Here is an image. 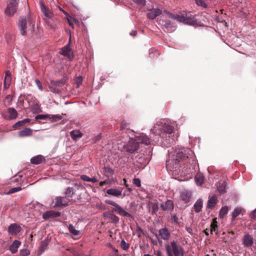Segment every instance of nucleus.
Segmentation results:
<instances>
[{
  "label": "nucleus",
  "mask_w": 256,
  "mask_h": 256,
  "mask_svg": "<svg viewBox=\"0 0 256 256\" xmlns=\"http://www.w3.org/2000/svg\"><path fill=\"white\" fill-rule=\"evenodd\" d=\"M175 158L166 161V166L168 170L172 172L175 175L181 177L190 174L191 170L188 165L185 166L188 162L189 157L192 158V152L189 149L182 148L176 150Z\"/></svg>",
  "instance_id": "nucleus-1"
},
{
  "label": "nucleus",
  "mask_w": 256,
  "mask_h": 256,
  "mask_svg": "<svg viewBox=\"0 0 256 256\" xmlns=\"http://www.w3.org/2000/svg\"><path fill=\"white\" fill-rule=\"evenodd\" d=\"M35 22L30 16L20 17L19 19L18 26L22 36H25L28 30H33Z\"/></svg>",
  "instance_id": "nucleus-2"
},
{
  "label": "nucleus",
  "mask_w": 256,
  "mask_h": 256,
  "mask_svg": "<svg viewBox=\"0 0 256 256\" xmlns=\"http://www.w3.org/2000/svg\"><path fill=\"white\" fill-rule=\"evenodd\" d=\"M176 20L182 22L185 24L194 26L196 24V20L195 16L191 12H182L180 15H177L176 16Z\"/></svg>",
  "instance_id": "nucleus-3"
},
{
  "label": "nucleus",
  "mask_w": 256,
  "mask_h": 256,
  "mask_svg": "<svg viewBox=\"0 0 256 256\" xmlns=\"http://www.w3.org/2000/svg\"><path fill=\"white\" fill-rule=\"evenodd\" d=\"M162 129L164 132L171 134L172 133L174 130V128L170 124H162V122H158L156 124H154V128L152 129V133L156 134H160V131L158 132L157 129Z\"/></svg>",
  "instance_id": "nucleus-4"
},
{
  "label": "nucleus",
  "mask_w": 256,
  "mask_h": 256,
  "mask_svg": "<svg viewBox=\"0 0 256 256\" xmlns=\"http://www.w3.org/2000/svg\"><path fill=\"white\" fill-rule=\"evenodd\" d=\"M105 202L108 204L114 206V210L118 212L119 214L127 217L131 216V214H130L126 212L122 207L117 204L116 202L110 200H106Z\"/></svg>",
  "instance_id": "nucleus-5"
},
{
  "label": "nucleus",
  "mask_w": 256,
  "mask_h": 256,
  "mask_svg": "<svg viewBox=\"0 0 256 256\" xmlns=\"http://www.w3.org/2000/svg\"><path fill=\"white\" fill-rule=\"evenodd\" d=\"M140 146L137 143L136 140H130L128 144L124 147L126 150L132 154L136 151L139 148Z\"/></svg>",
  "instance_id": "nucleus-6"
},
{
  "label": "nucleus",
  "mask_w": 256,
  "mask_h": 256,
  "mask_svg": "<svg viewBox=\"0 0 256 256\" xmlns=\"http://www.w3.org/2000/svg\"><path fill=\"white\" fill-rule=\"evenodd\" d=\"M18 2H10L5 10V14L6 16H12L16 12Z\"/></svg>",
  "instance_id": "nucleus-7"
},
{
  "label": "nucleus",
  "mask_w": 256,
  "mask_h": 256,
  "mask_svg": "<svg viewBox=\"0 0 256 256\" xmlns=\"http://www.w3.org/2000/svg\"><path fill=\"white\" fill-rule=\"evenodd\" d=\"M71 40V34L70 33L69 42L68 44L63 47L60 50V54L66 56L70 60L73 59L74 56L72 53L71 49L70 48V44Z\"/></svg>",
  "instance_id": "nucleus-8"
},
{
  "label": "nucleus",
  "mask_w": 256,
  "mask_h": 256,
  "mask_svg": "<svg viewBox=\"0 0 256 256\" xmlns=\"http://www.w3.org/2000/svg\"><path fill=\"white\" fill-rule=\"evenodd\" d=\"M155 236L157 239L159 240L160 238L167 240H168L170 236V234L167 228H162L158 230V234L155 233Z\"/></svg>",
  "instance_id": "nucleus-9"
},
{
  "label": "nucleus",
  "mask_w": 256,
  "mask_h": 256,
  "mask_svg": "<svg viewBox=\"0 0 256 256\" xmlns=\"http://www.w3.org/2000/svg\"><path fill=\"white\" fill-rule=\"evenodd\" d=\"M170 244L174 256H184V250L181 246L177 244L175 241L172 242Z\"/></svg>",
  "instance_id": "nucleus-10"
},
{
  "label": "nucleus",
  "mask_w": 256,
  "mask_h": 256,
  "mask_svg": "<svg viewBox=\"0 0 256 256\" xmlns=\"http://www.w3.org/2000/svg\"><path fill=\"white\" fill-rule=\"evenodd\" d=\"M159 24L165 28L167 32H170L175 30V27L173 24L169 20L160 19L159 21Z\"/></svg>",
  "instance_id": "nucleus-11"
},
{
  "label": "nucleus",
  "mask_w": 256,
  "mask_h": 256,
  "mask_svg": "<svg viewBox=\"0 0 256 256\" xmlns=\"http://www.w3.org/2000/svg\"><path fill=\"white\" fill-rule=\"evenodd\" d=\"M6 113L7 114H3V116L8 120H14L18 117V112L13 108H10L6 110Z\"/></svg>",
  "instance_id": "nucleus-12"
},
{
  "label": "nucleus",
  "mask_w": 256,
  "mask_h": 256,
  "mask_svg": "<svg viewBox=\"0 0 256 256\" xmlns=\"http://www.w3.org/2000/svg\"><path fill=\"white\" fill-rule=\"evenodd\" d=\"M65 194L69 202H75L78 200V198H72V196L74 195V190L73 188L68 187L66 190Z\"/></svg>",
  "instance_id": "nucleus-13"
},
{
  "label": "nucleus",
  "mask_w": 256,
  "mask_h": 256,
  "mask_svg": "<svg viewBox=\"0 0 256 256\" xmlns=\"http://www.w3.org/2000/svg\"><path fill=\"white\" fill-rule=\"evenodd\" d=\"M162 11L158 8H152L147 14V16L150 20H154L156 16L160 15Z\"/></svg>",
  "instance_id": "nucleus-14"
},
{
  "label": "nucleus",
  "mask_w": 256,
  "mask_h": 256,
  "mask_svg": "<svg viewBox=\"0 0 256 256\" xmlns=\"http://www.w3.org/2000/svg\"><path fill=\"white\" fill-rule=\"evenodd\" d=\"M61 214L59 212H54V210L48 211L44 213L42 215V218L46 220L49 218H55L60 216Z\"/></svg>",
  "instance_id": "nucleus-15"
},
{
  "label": "nucleus",
  "mask_w": 256,
  "mask_h": 256,
  "mask_svg": "<svg viewBox=\"0 0 256 256\" xmlns=\"http://www.w3.org/2000/svg\"><path fill=\"white\" fill-rule=\"evenodd\" d=\"M160 207L163 210H171L174 209V203L170 200H168L166 202H162Z\"/></svg>",
  "instance_id": "nucleus-16"
},
{
  "label": "nucleus",
  "mask_w": 256,
  "mask_h": 256,
  "mask_svg": "<svg viewBox=\"0 0 256 256\" xmlns=\"http://www.w3.org/2000/svg\"><path fill=\"white\" fill-rule=\"evenodd\" d=\"M217 200V196L216 195L209 196L206 208H208L212 209L216 206L218 202Z\"/></svg>",
  "instance_id": "nucleus-17"
},
{
  "label": "nucleus",
  "mask_w": 256,
  "mask_h": 256,
  "mask_svg": "<svg viewBox=\"0 0 256 256\" xmlns=\"http://www.w3.org/2000/svg\"><path fill=\"white\" fill-rule=\"evenodd\" d=\"M135 140H136L137 143L138 144V146L140 144L148 145L150 142V138L147 136L144 135H142L137 137Z\"/></svg>",
  "instance_id": "nucleus-18"
},
{
  "label": "nucleus",
  "mask_w": 256,
  "mask_h": 256,
  "mask_svg": "<svg viewBox=\"0 0 256 256\" xmlns=\"http://www.w3.org/2000/svg\"><path fill=\"white\" fill-rule=\"evenodd\" d=\"M32 134V130L28 128H26L18 132V135L20 137L30 136Z\"/></svg>",
  "instance_id": "nucleus-19"
},
{
  "label": "nucleus",
  "mask_w": 256,
  "mask_h": 256,
  "mask_svg": "<svg viewBox=\"0 0 256 256\" xmlns=\"http://www.w3.org/2000/svg\"><path fill=\"white\" fill-rule=\"evenodd\" d=\"M122 193V189L110 188L106 190V194L119 198Z\"/></svg>",
  "instance_id": "nucleus-20"
},
{
  "label": "nucleus",
  "mask_w": 256,
  "mask_h": 256,
  "mask_svg": "<svg viewBox=\"0 0 256 256\" xmlns=\"http://www.w3.org/2000/svg\"><path fill=\"white\" fill-rule=\"evenodd\" d=\"M41 10L44 15L48 18H51L53 16V14L44 6V3L40 2Z\"/></svg>",
  "instance_id": "nucleus-21"
},
{
  "label": "nucleus",
  "mask_w": 256,
  "mask_h": 256,
  "mask_svg": "<svg viewBox=\"0 0 256 256\" xmlns=\"http://www.w3.org/2000/svg\"><path fill=\"white\" fill-rule=\"evenodd\" d=\"M45 158L42 155H38L32 158L30 160L31 163L34 164H38L45 162Z\"/></svg>",
  "instance_id": "nucleus-22"
},
{
  "label": "nucleus",
  "mask_w": 256,
  "mask_h": 256,
  "mask_svg": "<svg viewBox=\"0 0 256 256\" xmlns=\"http://www.w3.org/2000/svg\"><path fill=\"white\" fill-rule=\"evenodd\" d=\"M243 244L245 246H251L253 244V239L252 236L248 234H246L244 238Z\"/></svg>",
  "instance_id": "nucleus-23"
},
{
  "label": "nucleus",
  "mask_w": 256,
  "mask_h": 256,
  "mask_svg": "<svg viewBox=\"0 0 256 256\" xmlns=\"http://www.w3.org/2000/svg\"><path fill=\"white\" fill-rule=\"evenodd\" d=\"M20 244L21 242L20 241L18 240H14L12 245L10 246V250L12 252V254L16 253Z\"/></svg>",
  "instance_id": "nucleus-24"
},
{
  "label": "nucleus",
  "mask_w": 256,
  "mask_h": 256,
  "mask_svg": "<svg viewBox=\"0 0 256 256\" xmlns=\"http://www.w3.org/2000/svg\"><path fill=\"white\" fill-rule=\"evenodd\" d=\"M21 228L16 224H11L9 227L8 230L10 234H17L20 231Z\"/></svg>",
  "instance_id": "nucleus-25"
},
{
  "label": "nucleus",
  "mask_w": 256,
  "mask_h": 256,
  "mask_svg": "<svg viewBox=\"0 0 256 256\" xmlns=\"http://www.w3.org/2000/svg\"><path fill=\"white\" fill-rule=\"evenodd\" d=\"M12 80L11 74L10 71L8 70L6 72V76L4 80V87L5 88H8L10 86Z\"/></svg>",
  "instance_id": "nucleus-26"
},
{
  "label": "nucleus",
  "mask_w": 256,
  "mask_h": 256,
  "mask_svg": "<svg viewBox=\"0 0 256 256\" xmlns=\"http://www.w3.org/2000/svg\"><path fill=\"white\" fill-rule=\"evenodd\" d=\"M191 197V193L188 191H184L180 194L181 199L184 201L185 203L189 202Z\"/></svg>",
  "instance_id": "nucleus-27"
},
{
  "label": "nucleus",
  "mask_w": 256,
  "mask_h": 256,
  "mask_svg": "<svg viewBox=\"0 0 256 256\" xmlns=\"http://www.w3.org/2000/svg\"><path fill=\"white\" fill-rule=\"evenodd\" d=\"M72 138L74 140H76L82 136V134L78 130H74L70 132Z\"/></svg>",
  "instance_id": "nucleus-28"
},
{
  "label": "nucleus",
  "mask_w": 256,
  "mask_h": 256,
  "mask_svg": "<svg viewBox=\"0 0 256 256\" xmlns=\"http://www.w3.org/2000/svg\"><path fill=\"white\" fill-rule=\"evenodd\" d=\"M203 202L201 200H198L194 204V208L196 212H199L202 210Z\"/></svg>",
  "instance_id": "nucleus-29"
},
{
  "label": "nucleus",
  "mask_w": 256,
  "mask_h": 256,
  "mask_svg": "<svg viewBox=\"0 0 256 256\" xmlns=\"http://www.w3.org/2000/svg\"><path fill=\"white\" fill-rule=\"evenodd\" d=\"M67 76H64L61 80L56 81H53L52 84L57 86H63L68 80Z\"/></svg>",
  "instance_id": "nucleus-30"
},
{
  "label": "nucleus",
  "mask_w": 256,
  "mask_h": 256,
  "mask_svg": "<svg viewBox=\"0 0 256 256\" xmlns=\"http://www.w3.org/2000/svg\"><path fill=\"white\" fill-rule=\"evenodd\" d=\"M210 234L214 232L216 234H218V222L216 218L212 219V221L210 224Z\"/></svg>",
  "instance_id": "nucleus-31"
},
{
  "label": "nucleus",
  "mask_w": 256,
  "mask_h": 256,
  "mask_svg": "<svg viewBox=\"0 0 256 256\" xmlns=\"http://www.w3.org/2000/svg\"><path fill=\"white\" fill-rule=\"evenodd\" d=\"M204 177L202 174H198L195 176V180L198 185L201 186L204 182Z\"/></svg>",
  "instance_id": "nucleus-32"
},
{
  "label": "nucleus",
  "mask_w": 256,
  "mask_h": 256,
  "mask_svg": "<svg viewBox=\"0 0 256 256\" xmlns=\"http://www.w3.org/2000/svg\"><path fill=\"white\" fill-rule=\"evenodd\" d=\"M242 209L240 208H236L232 214V220H235L236 218L242 212Z\"/></svg>",
  "instance_id": "nucleus-33"
},
{
  "label": "nucleus",
  "mask_w": 256,
  "mask_h": 256,
  "mask_svg": "<svg viewBox=\"0 0 256 256\" xmlns=\"http://www.w3.org/2000/svg\"><path fill=\"white\" fill-rule=\"evenodd\" d=\"M229 208L228 206H222L220 210V216L224 218L228 212Z\"/></svg>",
  "instance_id": "nucleus-34"
},
{
  "label": "nucleus",
  "mask_w": 256,
  "mask_h": 256,
  "mask_svg": "<svg viewBox=\"0 0 256 256\" xmlns=\"http://www.w3.org/2000/svg\"><path fill=\"white\" fill-rule=\"evenodd\" d=\"M68 229L70 232L74 236H76L80 234V231L76 230L72 224H70L68 225Z\"/></svg>",
  "instance_id": "nucleus-35"
},
{
  "label": "nucleus",
  "mask_w": 256,
  "mask_h": 256,
  "mask_svg": "<svg viewBox=\"0 0 256 256\" xmlns=\"http://www.w3.org/2000/svg\"><path fill=\"white\" fill-rule=\"evenodd\" d=\"M196 4L198 6H200L203 8H206L208 7L207 2L205 0H194Z\"/></svg>",
  "instance_id": "nucleus-36"
},
{
  "label": "nucleus",
  "mask_w": 256,
  "mask_h": 256,
  "mask_svg": "<svg viewBox=\"0 0 256 256\" xmlns=\"http://www.w3.org/2000/svg\"><path fill=\"white\" fill-rule=\"evenodd\" d=\"M130 125V123H128L124 120L122 121L120 124V130H129Z\"/></svg>",
  "instance_id": "nucleus-37"
},
{
  "label": "nucleus",
  "mask_w": 256,
  "mask_h": 256,
  "mask_svg": "<svg viewBox=\"0 0 256 256\" xmlns=\"http://www.w3.org/2000/svg\"><path fill=\"white\" fill-rule=\"evenodd\" d=\"M226 184L225 182H222L220 183V185L218 186V191L220 193L222 194L224 193L226 189Z\"/></svg>",
  "instance_id": "nucleus-38"
},
{
  "label": "nucleus",
  "mask_w": 256,
  "mask_h": 256,
  "mask_svg": "<svg viewBox=\"0 0 256 256\" xmlns=\"http://www.w3.org/2000/svg\"><path fill=\"white\" fill-rule=\"evenodd\" d=\"M48 118L52 120V122H57L62 119V116L58 114L50 115L49 114Z\"/></svg>",
  "instance_id": "nucleus-39"
},
{
  "label": "nucleus",
  "mask_w": 256,
  "mask_h": 256,
  "mask_svg": "<svg viewBox=\"0 0 256 256\" xmlns=\"http://www.w3.org/2000/svg\"><path fill=\"white\" fill-rule=\"evenodd\" d=\"M150 208L152 209V214H156V212L158 210V206L157 203H153L151 202L150 204Z\"/></svg>",
  "instance_id": "nucleus-40"
},
{
  "label": "nucleus",
  "mask_w": 256,
  "mask_h": 256,
  "mask_svg": "<svg viewBox=\"0 0 256 256\" xmlns=\"http://www.w3.org/2000/svg\"><path fill=\"white\" fill-rule=\"evenodd\" d=\"M55 204L54 207L56 208L62 206V197H57L55 198Z\"/></svg>",
  "instance_id": "nucleus-41"
},
{
  "label": "nucleus",
  "mask_w": 256,
  "mask_h": 256,
  "mask_svg": "<svg viewBox=\"0 0 256 256\" xmlns=\"http://www.w3.org/2000/svg\"><path fill=\"white\" fill-rule=\"evenodd\" d=\"M120 246L124 250H128L130 248V244L126 243L124 240H122L120 242Z\"/></svg>",
  "instance_id": "nucleus-42"
},
{
  "label": "nucleus",
  "mask_w": 256,
  "mask_h": 256,
  "mask_svg": "<svg viewBox=\"0 0 256 256\" xmlns=\"http://www.w3.org/2000/svg\"><path fill=\"white\" fill-rule=\"evenodd\" d=\"M49 114H38L36 116V120H46V118H48Z\"/></svg>",
  "instance_id": "nucleus-43"
},
{
  "label": "nucleus",
  "mask_w": 256,
  "mask_h": 256,
  "mask_svg": "<svg viewBox=\"0 0 256 256\" xmlns=\"http://www.w3.org/2000/svg\"><path fill=\"white\" fill-rule=\"evenodd\" d=\"M132 1L140 6H144L146 5V0H132Z\"/></svg>",
  "instance_id": "nucleus-44"
},
{
  "label": "nucleus",
  "mask_w": 256,
  "mask_h": 256,
  "mask_svg": "<svg viewBox=\"0 0 256 256\" xmlns=\"http://www.w3.org/2000/svg\"><path fill=\"white\" fill-rule=\"evenodd\" d=\"M22 190V188L20 187H16V188H10L8 194H13L14 192H18Z\"/></svg>",
  "instance_id": "nucleus-45"
},
{
  "label": "nucleus",
  "mask_w": 256,
  "mask_h": 256,
  "mask_svg": "<svg viewBox=\"0 0 256 256\" xmlns=\"http://www.w3.org/2000/svg\"><path fill=\"white\" fill-rule=\"evenodd\" d=\"M30 254V251L27 249H24L20 251V256H27Z\"/></svg>",
  "instance_id": "nucleus-46"
},
{
  "label": "nucleus",
  "mask_w": 256,
  "mask_h": 256,
  "mask_svg": "<svg viewBox=\"0 0 256 256\" xmlns=\"http://www.w3.org/2000/svg\"><path fill=\"white\" fill-rule=\"evenodd\" d=\"M24 124V122H22V120H20V121H18V122H16V124H14V125L13 126V128H14V129H17L19 127L21 126H22Z\"/></svg>",
  "instance_id": "nucleus-47"
},
{
  "label": "nucleus",
  "mask_w": 256,
  "mask_h": 256,
  "mask_svg": "<svg viewBox=\"0 0 256 256\" xmlns=\"http://www.w3.org/2000/svg\"><path fill=\"white\" fill-rule=\"evenodd\" d=\"M68 200L67 199V198H63L62 197V203L63 206H66L68 204Z\"/></svg>",
  "instance_id": "nucleus-48"
},
{
  "label": "nucleus",
  "mask_w": 256,
  "mask_h": 256,
  "mask_svg": "<svg viewBox=\"0 0 256 256\" xmlns=\"http://www.w3.org/2000/svg\"><path fill=\"white\" fill-rule=\"evenodd\" d=\"M134 184L138 187H140L141 186L140 180L138 178H134L133 180Z\"/></svg>",
  "instance_id": "nucleus-49"
},
{
  "label": "nucleus",
  "mask_w": 256,
  "mask_h": 256,
  "mask_svg": "<svg viewBox=\"0 0 256 256\" xmlns=\"http://www.w3.org/2000/svg\"><path fill=\"white\" fill-rule=\"evenodd\" d=\"M164 12L170 18L176 20V16H177L178 14L174 15L170 13L166 10H164Z\"/></svg>",
  "instance_id": "nucleus-50"
},
{
  "label": "nucleus",
  "mask_w": 256,
  "mask_h": 256,
  "mask_svg": "<svg viewBox=\"0 0 256 256\" xmlns=\"http://www.w3.org/2000/svg\"><path fill=\"white\" fill-rule=\"evenodd\" d=\"M110 218L115 222H118L119 221V218L118 216L114 214H112L110 216Z\"/></svg>",
  "instance_id": "nucleus-51"
},
{
  "label": "nucleus",
  "mask_w": 256,
  "mask_h": 256,
  "mask_svg": "<svg viewBox=\"0 0 256 256\" xmlns=\"http://www.w3.org/2000/svg\"><path fill=\"white\" fill-rule=\"evenodd\" d=\"M80 178L84 181L90 182V178L86 175H82Z\"/></svg>",
  "instance_id": "nucleus-52"
},
{
  "label": "nucleus",
  "mask_w": 256,
  "mask_h": 256,
  "mask_svg": "<svg viewBox=\"0 0 256 256\" xmlns=\"http://www.w3.org/2000/svg\"><path fill=\"white\" fill-rule=\"evenodd\" d=\"M250 217L252 219L256 220V209L250 213Z\"/></svg>",
  "instance_id": "nucleus-53"
},
{
  "label": "nucleus",
  "mask_w": 256,
  "mask_h": 256,
  "mask_svg": "<svg viewBox=\"0 0 256 256\" xmlns=\"http://www.w3.org/2000/svg\"><path fill=\"white\" fill-rule=\"evenodd\" d=\"M36 85L38 86V88L40 90H42L43 88H42V84L40 82L38 79H36Z\"/></svg>",
  "instance_id": "nucleus-54"
},
{
  "label": "nucleus",
  "mask_w": 256,
  "mask_h": 256,
  "mask_svg": "<svg viewBox=\"0 0 256 256\" xmlns=\"http://www.w3.org/2000/svg\"><path fill=\"white\" fill-rule=\"evenodd\" d=\"M76 83L78 85V86H80L82 84V78L81 76L78 77L77 79L76 80Z\"/></svg>",
  "instance_id": "nucleus-55"
},
{
  "label": "nucleus",
  "mask_w": 256,
  "mask_h": 256,
  "mask_svg": "<svg viewBox=\"0 0 256 256\" xmlns=\"http://www.w3.org/2000/svg\"><path fill=\"white\" fill-rule=\"evenodd\" d=\"M124 182V184L125 185V186L128 188V190L130 191V192H131L132 191V189L130 188H128V185L126 183V178H124L123 180Z\"/></svg>",
  "instance_id": "nucleus-56"
},
{
  "label": "nucleus",
  "mask_w": 256,
  "mask_h": 256,
  "mask_svg": "<svg viewBox=\"0 0 256 256\" xmlns=\"http://www.w3.org/2000/svg\"><path fill=\"white\" fill-rule=\"evenodd\" d=\"M172 219L175 223L178 224V218L176 215L172 217Z\"/></svg>",
  "instance_id": "nucleus-57"
},
{
  "label": "nucleus",
  "mask_w": 256,
  "mask_h": 256,
  "mask_svg": "<svg viewBox=\"0 0 256 256\" xmlns=\"http://www.w3.org/2000/svg\"><path fill=\"white\" fill-rule=\"evenodd\" d=\"M100 138H101L100 135H98L94 138V142L96 143V142H98L100 140Z\"/></svg>",
  "instance_id": "nucleus-58"
},
{
  "label": "nucleus",
  "mask_w": 256,
  "mask_h": 256,
  "mask_svg": "<svg viewBox=\"0 0 256 256\" xmlns=\"http://www.w3.org/2000/svg\"><path fill=\"white\" fill-rule=\"evenodd\" d=\"M113 250L114 252V254H113V256H121L118 254V250L116 249L115 248H113Z\"/></svg>",
  "instance_id": "nucleus-59"
},
{
  "label": "nucleus",
  "mask_w": 256,
  "mask_h": 256,
  "mask_svg": "<svg viewBox=\"0 0 256 256\" xmlns=\"http://www.w3.org/2000/svg\"><path fill=\"white\" fill-rule=\"evenodd\" d=\"M166 250L167 254H168V252H171V250H170V248L169 245H166Z\"/></svg>",
  "instance_id": "nucleus-60"
},
{
  "label": "nucleus",
  "mask_w": 256,
  "mask_h": 256,
  "mask_svg": "<svg viewBox=\"0 0 256 256\" xmlns=\"http://www.w3.org/2000/svg\"><path fill=\"white\" fill-rule=\"evenodd\" d=\"M108 182L106 180H104V181H102V182H100V186H104V185L107 184Z\"/></svg>",
  "instance_id": "nucleus-61"
},
{
  "label": "nucleus",
  "mask_w": 256,
  "mask_h": 256,
  "mask_svg": "<svg viewBox=\"0 0 256 256\" xmlns=\"http://www.w3.org/2000/svg\"><path fill=\"white\" fill-rule=\"evenodd\" d=\"M22 120L24 122V124L26 123H28V122H30V120L29 119V118H26V119L23 120Z\"/></svg>",
  "instance_id": "nucleus-62"
},
{
  "label": "nucleus",
  "mask_w": 256,
  "mask_h": 256,
  "mask_svg": "<svg viewBox=\"0 0 256 256\" xmlns=\"http://www.w3.org/2000/svg\"><path fill=\"white\" fill-rule=\"evenodd\" d=\"M90 182H98V180L95 178H90Z\"/></svg>",
  "instance_id": "nucleus-63"
},
{
  "label": "nucleus",
  "mask_w": 256,
  "mask_h": 256,
  "mask_svg": "<svg viewBox=\"0 0 256 256\" xmlns=\"http://www.w3.org/2000/svg\"><path fill=\"white\" fill-rule=\"evenodd\" d=\"M186 230L188 232H190L192 231V228L190 227L186 228Z\"/></svg>",
  "instance_id": "nucleus-64"
}]
</instances>
